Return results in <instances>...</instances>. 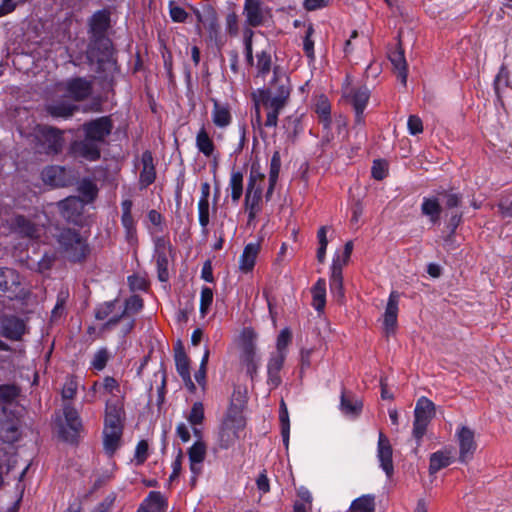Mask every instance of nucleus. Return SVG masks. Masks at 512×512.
Listing matches in <instances>:
<instances>
[{"mask_svg": "<svg viewBox=\"0 0 512 512\" xmlns=\"http://www.w3.org/2000/svg\"><path fill=\"white\" fill-rule=\"evenodd\" d=\"M231 189V199L234 203H238L243 194V174L240 171H233L229 180Z\"/></svg>", "mask_w": 512, "mask_h": 512, "instance_id": "nucleus-42", "label": "nucleus"}, {"mask_svg": "<svg viewBox=\"0 0 512 512\" xmlns=\"http://www.w3.org/2000/svg\"><path fill=\"white\" fill-rule=\"evenodd\" d=\"M213 301V291L209 287H203L200 296V313L205 316Z\"/></svg>", "mask_w": 512, "mask_h": 512, "instance_id": "nucleus-61", "label": "nucleus"}, {"mask_svg": "<svg viewBox=\"0 0 512 512\" xmlns=\"http://www.w3.org/2000/svg\"><path fill=\"white\" fill-rule=\"evenodd\" d=\"M121 224L125 231V239L130 246H136L138 243L136 222L134 218L121 219Z\"/></svg>", "mask_w": 512, "mask_h": 512, "instance_id": "nucleus-48", "label": "nucleus"}, {"mask_svg": "<svg viewBox=\"0 0 512 512\" xmlns=\"http://www.w3.org/2000/svg\"><path fill=\"white\" fill-rule=\"evenodd\" d=\"M389 60L397 71V77L405 86L407 82V62L404 56V51L400 45L389 53Z\"/></svg>", "mask_w": 512, "mask_h": 512, "instance_id": "nucleus-31", "label": "nucleus"}, {"mask_svg": "<svg viewBox=\"0 0 512 512\" xmlns=\"http://www.w3.org/2000/svg\"><path fill=\"white\" fill-rule=\"evenodd\" d=\"M213 102L212 109V121L215 126L219 128H225L229 126L232 122V115L230 111V106L227 103H220L216 99H211Z\"/></svg>", "mask_w": 512, "mask_h": 512, "instance_id": "nucleus-29", "label": "nucleus"}, {"mask_svg": "<svg viewBox=\"0 0 512 512\" xmlns=\"http://www.w3.org/2000/svg\"><path fill=\"white\" fill-rule=\"evenodd\" d=\"M109 26V14L105 10L97 11L90 20V29L94 34H102Z\"/></svg>", "mask_w": 512, "mask_h": 512, "instance_id": "nucleus-40", "label": "nucleus"}, {"mask_svg": "<svg viewBox=\"0 0 512 512\" xmlns=\"http://www.w3.org/2000/svg\"><path fill=\"white\" fill-rule=\"evenodd\" d=\"M455 437L459 446V461L468 463L472 460L476 450L475 431L466 425L458 426Z\"/></svg>", "mask_w": 512, "mask_h": 512, "instance_id": "nucleus-11", "label": "nucleus"}, {"mask_svg": "<svg viewBox=\"0 0 512 512\" xmlns=\"http://www.w3.org/2000/svg\"><path fill=\"white\" fill-rule=\"evenodd\" d=\"M399 297L398 292L392 291L388 298L383 319L384 331L387 335L393 334L397 327Z\"/></svg>", "mask_w": 512, "mask_h": 512, "instance_id": "nucleus-25", "label": "nucleus"}, {"mask_svg": "<svg viewBox=\"0 0 512 512\" xmlns=\"http://www.w3.org/2000/svg\"><path fill=\"white\" fill-rule=\"evenodd\" d=\"M198 220L204 235L208 234V225L210 223V204L209 202H198Z\"/></svg>", "mask_w": 512, "mask_h": 512, "instance_id": "nucleus-50", "label": "nucleus"}, {"mask_svg": "<svg viewBox=\"0 0 512 512\" xmlns=\"http://www.w3.org/2000/svg\"><path fill=\"white\" fill-rule=\"evenodd\" d=\"M288 102L273 98L269 96V92H258V100L255 101V109H256V121L259 125H261V113L260 107L261 104L266 110V120L264 122L265 127H276L278 123V115L284 109Z\"/></svg>", "mask_w": 512, "mask_h": 512, "instance_id": "nucleus-8", "label": "nucleus"}, {"mask_svg": "<svg viewBox=\"0 0 512 512\" xmlns=\"http://www.w3.org/2000/svg\"><path fill=\"white\" fill-rule=\"evenodd\" d=\"M126 317V309H122L120 305L116 312L112 314L107 321L101 326V331L112 330L121 320Z\"/></svg>", "mask_w": 512, "mask_h": 512, "instance_id": "nucleus-59", "label": "nucleus"}, {"mask_svg": "<svg viewBox=\"0 0 512 512\" xmlns=\"http://www.w3.org/2000/svg\"><path fill=\"white\" fill-rule=\"evenodd\" d=\"M64 422L59 426L61 438L67 442H74L82 427V422L77 410L68 404L63 406Z\"/></svg>", "mask_w": 512, "mask_h": 512, "instance_id": "nucleus-12", "label": "nucleus"}, {"mask_svg": "<svg viewBox=\"0 0 512 512\" xmlns=\"http://www.w3.org/2000/svg\"><path fill=\"white\" fill-rule=\"evenodd\" d=\"M67 95L76 102L88 99L93 91V82L85 77L67 79L64 83Z\"/></svg>", "mask_w": 512, "mask_h": 512, "instance_id": "nucleus-14", "label": "nucleus"}, {"mask_svg": "<svg viewBox=\"0 0 512 512\" xmlns=\"http://www.w3.org/2000/svg\"><path fill=\"white\" fill-rule=\"evenodd\" d=\"M19 420L11 415L6 408L0 411V440L14 443L19 439Z\"/></svg>", "mask_w": 512, "mask_h": 512, "instance_id": "nucleus-16", "label": "nucleus"}, {"mask_svg": "<svg viewBox=\"0 0 512 512\" xmlns=\"http://www.w3.org/2000/svg\"><path fill=\"white\" fill-rule=\"evenodd\" d=\"M175 365L176 370L181 378L186 377L190 374V360L186 355L184 348L180 341H178L175 347Z\"/></svg>", "mask_w": 512, "mask_h": 512, "instance_id": "nucleus-36", "label": "nucleus"}, {"mask_svg": "<svg viewBox=\"0 0 512 512\" xmlns=\"http://www.w3.org/2000/svg\"><path fill=\"white\" fill-rule=\"evenodd\" d=\"M292 339V334L288 328H284L280 331L277 341H276V350L272 352L273 355L282 354L285 358L287 356V347L290 344Z\"/></svg>", "mask_w": 512, "mask_h": 512, "instance_id": "nucleus-49", "label": "nucleus"}, {"mask_svg": "<svg viewBox=\"0 0 512 512\" xmlns=\"http://www.w3.org/2000/svg\"><path fill=\"white\" fill-rule=\"evenodd\" d=\"M435 416V405L428 398L420 397L414 409V422H413V437L420 444L421 439L426 433L427 426Z\"/></svg>", "mask_w": 512, "mask_h": 512, "instance_id": "nucleus-6", "label": "nucleus"}, {"mask_svg": "<svg viewBox=\"0 0 512 512\" xmlns=\"http://www.w3.org/2000/svg\"><path fill=\"white\" fill-rule=\"evenodd\" d=\"M69 152L74 158L94 162L100 159L101 145L84 136L83 139L74 140L70 144Z\"/></svg>", "mask_w": 512, "mask_h": 512, "instance_id": "nucleus-13", "label": "nucleus"}, {"mask_svg": "<svg viewBox=\"0 0 512 512\" xmlns=\"http://www.w3.org/2000/svg\"><path fill=\"white\" fill-rule=\"evenodd\" d=\"M153 258L156 262L157 276L159 281L169 280V265L174 258V251L171 242L161 236L154 239Z\"/></svg>", "mask_w": 512, "mask_h": 512, "instance_id": "nucleus-7", "label": "nucleus"}, {"mask_svg": "<svg viewBox=\"0 0 512 512\" xmlns=\"http://www.w3.org/2000/svg\"><path fill=\"white\" fill-rule=\"evenodd\" d=\"M120 306L118 300L106 301L99 304L95 308V318L97 320H107L114 312H116L117 308Z\"/></svg>", "mask_w": 512, "mask_h": 512, "instance_id": "nucleus-43", "label": "nucleus"}, {"mask_svg": "<svg viewBox=\"0 0 512 512\" xmlns=\"http://www.w3.org/2000/svg\"><path fill=\"white\" fill-rule=\"evenodd\" d=\"M79 191L84 197V204L92 202L97 195V187L91 181H83L79 187Z\"/></svg>", "mask_w": 512, "mask_h": 512, "instance_id": "nucleus-60", "label": "nucleus"}, {"mask_svg": "<svg viewBox=\"0 0 512 512\" xmlns=\"http://www.w3.org/2000/svg\"><path fill=\"white\" fill-rule=\"evenodd\" d=\"M59 251L72 262H81L90 253L86 240L72 228H59L55 234Z\"/></svg>", "mask_w": 512, "mask_h": 512, "instance_id": "nucleus-2", "label": "nucleus"}, {"mask_svg": "<svg viewBox=\"0 0 512 512\" xmlns=\"http://www.w3.org/2000/svg\"><path fill=\"white\" fill-rule=\"evenodd\" d=\"M285 359L282 354H270L267 363V384L270 385L271 388H277L281 384L280 371L283 368Z\"/></svg>", "mask_w": 512, "mask_h": 512, "instance_id": "nucleus-27", "label": "nucleus"}, {"mask_svg": "<svg viewBox=\"0 0 512 512\" xmlns=\"http://www.w3.org/2000/svg\"><path fill=\"white\" fill-rule=\"evenodd\" d=\"M64 168L60 166H49L42 172V178L45 183L52 186L64 185Z\"/></svg>", "mask_w": 512, "mask_h": 512, "instance_id": "nucleus-39", "label": "nucleus"}, {"mask_svg": "<svg viewBox=\"0 0 512 512\" xmlns=\"http://www.w3.org/2000/svg\"><path fill=\"white\" fill-rule=\"evenodd\" d=\"M244 14L249 26L258 27L263 24L265 15L260 0H245Z\"/></svg>", "mask_w": 512, "mask_h": 512, "instance_id": "nucleus-28", "label": "nucleus"}, {"mask_svg": "<svg viewBox=\"0 0 512 512\" xmlns=\"http://www.w3.org/2000/svg\"><path fill=\"white\" fill-rule=\"evenodd\" d=\"M209 359V349L206 348L201 359L199 369L196 371L194 377L196 382L202 387L203 390L206 388V370Z\"/></svg>", "mask_w": 512, "mask_h": 512, "instance_id": "nucleus-53", "label": "nucleus"}, {"mask_svg": "<svg viewBox=\"0 0 512 512\" xmlns=\"http://www.w3.org/2000/svg\"><path fill=\"white\" fill-rule=\"evenodd\" d=\"M340 408L344 414L356 416L360 413L362 404L359 401L352 402L351 400L346 398L344 393H342Z\"/></svg>", "mask_w": 512, "mask_h": 512, "instance_id": "nucleus-52", "label": "nucleus"}, {"mask_svg": "<svg viewBox=\"0 0 512 512\" xmlns=\"http://www.w3.org/2000/svg\"><path fill=\"white\" fill-rule=\"evenodd\" d=\"M105 416H125L124 404L121 397L114 395L106 401Z\"/></svg>", "mask_w": 512, "mask_h": 512, "instance_id": "nucleus-45", "label": "nucleus"}, {"mask_svg": "<svg viewBox=\"0 0 512 512\" xmlns=\"http://www.w3.org/2000/svg\"><path fill=\"white\" fill-rule=\"evenodd\" d=\"M81 130L84 136L102 145L113 130V122L109 116H102L86 121Z\"/></svg>", "mask_w": 512, "mask_h": 512, "instance_id": "nucleus-10", "label": "nucleus"}, {"mask_svg": "<svg viewBox=\"0 0 512 512\" xmlns=\"http://www.w3.org/2000/svg\"><path fill=\"white\" fill-rule=\"evenodd\" d=\"M142 509L149 512H165L167 509V501L158 491H151L145 500L141 503Z\"/></svg>", "mask_w": 512, "mask_h": 512, "instance_id": "nucleus-33", "label": "nucleus"}, {"mask_svg": "<svg viewBox=\"0 0 512 512\" xmlns=\"http://www.w3.org/2000/svg\"><path fill=\"white\" fill-rule=\"evenodd\" d=\"M84 206L83 199L77 196L67 197L58 203L62 217L75 224L80 222Z\"/></svg>", "mask_w": 512, "mask_h": 512, "instance_id": "nucleus-19", "label": "nucleus"}, {"mask_svg": "<svg viewBox=\"0 0 512 512\" xmlns=\"http://www.w3.org/2000/svg\"><path fill=\"white\" fill-rule=\"evenodd\" d=\"M44 111L54 119L66 120L78 111V106L65 98H57L46 102Z\"/></svg>", "mask_w": 512, "mask_h": 512, "instance_id": "nucleus-18", "label": "nucleus"}, {"mask_svg": "<svg viewBox=\"0 0 512 512\" xmlns=\"http://www.w3.org/2000/svg\"><path fill=\"white\" fill-rule=\"evenodd\" d=\"M279 420H280V424H281V435H282L283 443L286 447H288L289 435H290V422H289L288 409L283 400L281 401V405H280Z\"/></svg>", "mask_w": 512, "mask_h": 512, "instance_id": "nucleus-44", "label": "nucleus"}, {"mask_svg": "<svg viewBox=\"0 0 512 512\" xmlns=\"http://www.w3.org/2000/svg\"><path fill=\"white\" fill-rule=\"evenodd\" d=\"M187 453L190 471L192 473L191 482L194 485L198 476L203 471V462L207 455V445L202 440H196L188 449Z\"/></svg>", "mask_w": 512, "mask_h": 512, "instance_id": "nucleus-15", "label": "nucleus"}, {"mask_svg": "<svg viewBox=\"0 0 512 512\" xmlns=\"http://www.w3.org/2000/svg\"><path fill=\"white\" fill-rule=\"evenodd\" d=\"M169 14L172 21L183 23L188 17V13L180 6H177L174 1L169 2Z\"/></svg>", "mask_w": 512, "mask_h": 512, "instance_id": "nucleus-63", "label": "nucleus"}, {"mask_svg": "<svg viewBox=\"0 0 512 512\" xmlns=\"http://www.w3.org/2000/svg\"><path fill=\"white\" fill-rule=\"evenodd\" d=\"M205 419L204 406L202 402H195L187 416V421L191 426H199Z\"/></svg>", "mask_w": 512, "mask_h": 512, "instance_id": "nucleus-51", "label": "nucleus"}, {"mask_svg": "<svg viewBox=\"0 0 512 512\" xmlns=\"http://www.w3.org/2000/svg\"><path fill=\"white\" fill-rule=\"evenodd\" d=\"M19 389L15 385H0V402L9 403L17 398Z\"/></svg>", "mask_w": 512, "mask_h": 512, "instance_id": "nucleus-58", "label": "nucleus"}, {"mask_svg": "<svg viewBox=\"0 0 512 512\" xmlns=\"http://www.w3.org/2000/svg\"><path fill=\"white\" fill-rule=\"evenodd\" d=\"M109 359L110 354L108 350L106 348H101L94 354L91 361V367L97 371H102L106 367Z\"/></svg>", "mask_w": 512, "mask_h": 512, "instance_id": "nucleus-54", "label": "nucleus"}, {"mask_svg": "<svg viewBox=\"0 0 512 512\" xmlns=\"http://www.w3.org/2000/svg\"><path fill=\"white\" fill-rule=\"evenodd\" d=\"M125 416H105L103 429V445L109 455L119 448L123 434Z\"/></svg>", "mask_w": 512, "mask_h": 512, "instance_id": "nucleus-9", "label": "nucleus"}, {"mask_svg": "<svg viewBox=\"0 0 512 512\" xmlns=\"http://www.w3.org/2000/svg\"><path fill=\"white\" fill-rule=\"evenodd\" d=\"M197 18L207 29L210 40L214 41L218 47L223 46V41L220 36V25L218 23L216 12L209 8L203 15L197 13Z\"/></svg>", "mask_w": 512, "mask_h": 512, "instance_id": "nucleus-26", "label": "nucleus"}, {"mask_svg": "<svg viewBox=\"0 0 512 512\" xmlns=\"http://www.w3.org/2000/svg\"><path fill=\"white\" fill-rule=\"evenodd\" d=\"M258 92H269L270 97L288 102L291 93L289 77L285 73H279L278 69H274L270 86Z\"/></svg>", "mask_w": 512, "mask_h": 512, "instance_id": "nucleus-17", "label": "nucleus"}, {"mask_svg": "<svg viewBox=\"0 0 512 512\" xmlns=\"http://www.w3.org/2000/svg\"><path fill=\"white\" fill-rule=\"evenodd\" d=\"M264 175L255 169H251L245 193V208L248 211L249 220H252L260 212Z\"/></svg>", "mask_w": 512, "mask_h": 512, "instance_id": "nucleus-5", "label": "nucleus"}, {"mask_svg": "<svg viewBox=\"0 0 512 512\" xmlns=\"http://www.w3.org/2000/svg\"><path fill=\"white\" fill-rule=\"evenodd\" d=\"M11 228L22 237L37 239L41 235L40 225L23 215H15L11 219Z\"/></svg>", "mask_w": 512, "mask_h": 512, "instance_id": "nucleus-24", "label": "nucleus"}, {"mask_svg": "<svg viewBox=\"0 0 512 512\" xmlns=\"http://www.w3.org/2000/svg\"><path fill=\"white\" fill-rule=\"evenodd\" d=\"M20 285V276L12 268L0 267V291L8 292Z\"/></svg>", "mask_w": 512, "mask_h": 512, "instance_id": "nucleus-32", "label": "nucleus"}, {"mask_svg": "<svg viewBox=\"0 0 512 512\" xmlns=\"http://www.w3.org/2000/svg\"><path fill=\"white\" fill-rule=\"evenodd\" d=\"M442 207L437 197H424L421 204V212L428 216L432 223H437L440 219Z\"/></svg>", "mask_w": 512, "mask_h": 512, "instance_id": "nucleus-35", "label": "nucleus"}, {"mask_svg": "<svg viewBox=\"0 0 512 512\" xmlns=\"http://www.w3.org/2000/svg\"><path fill=\"white\" fill-rule=\"evenodd\" d=\"M69 298V291L66 288L60 289L57 294V301L52 310V317L57 318L63 314L65 304Z\"/></svg>", "mask_w": 512, "mask_h": 512, "instance_id": "nucleus-57", "label": "nucleus"}, {"mask_svg": "<svg viewBox=\"0 0 512 512\" xmlns=\"http://www.w3.org/2000/svg\"><path fill=\"white\" fill-rule=\"evenodd\" d=\"M377 458L380 463V467L385 472L387 477H391L394 472L392 446L388 438L382 432L379 433Z\"/></svg>", "mask_w": 512, "mask_h": 512, "instance_id": "nucleus-22", "label": "nucleus"}, {"mask_svg": "<svg viewBox=\"0 0 512 512\" xmlns=\"http://www.w3.org/2000/svg\"><path fill=\"white\" fill-rule=\"evenodd\" d=\"M245 418L239 407L231 405L222 421L218 434V443L220 448L228 449L237 439H239V433L245 427Z\"/></svg>", "mask_w": 512, "mask_h": 512, "instance_id": "nucleus-4", "label": "nucleus"}, {"mask_svg": "<svg viewBox=\"0 0 512 512\" xmlns=\"http://www.w3.org/2000/svg\"><path fill=\"white\" fill-rule=\"evenodd\" d=\"M370 97L367 87H360L352 91L351 101L354 109H365Z\"/></svg>", "mask_w": 512, "mask_h": 512, "instance_id": "nucleus-46", "label": "nucleus"}, {"mask_svg": "<svg viewBox=\"0 0 512 512\" xmlns=\"http://www.w3.org/2000/svg\"><path fill=\"white\" fill-rule=\"evenodd\" d=\"M240 359L246 368L247 374L250 376L251 380H254L258 374L259 358L257 356L256 345L251 339L244 341Z\"/></svg>", "mask_w": 512, "mask_h": 512, "instance_id": "nucleus-20", "label": "nucleus"}, {"mask_svg": "<svg viewBox=\"0 0 512 512\" xmlns=\"http://www.w3.org/2000/svg\"><path fill=\"white\" fill-rule=\"evenodd\" d=\"M256 68L262 76L267 75L271 69V55L266 51H261L256 55Z\"/></svg>", "mask_w": 512, "mask_h": 512, "instance_id": "nucleus-55", "label": "nucleus"}, {"mask_svg": "<svg viewBox=\"0 0 512 512\" xmlns=\"http://www.w3.org/2000/svg\"><path fill=\"white\" fill-rule=\"evenodd\" d=\"M498 207L503 217H512V193L504 194L498 204Z\"/></svg>", "mask_w": 512, "mask_h": 512, "instance_id": "nucleus-64", "label": "nucleus"}, {"mask_svg": "<svg viewBox=\"0 0 512 512\" xmlns=\"http://www.w3.org/2000/svg\"><path fill=\"white\" fill-rule=\"evenodd\" d=\"M35 149L40 154L56 156L62 153L64 131L49 125H37L33 133Z\"/></svg>", "mask_w": 512, "mask_h": 512, "instance_id": "nucleus-3", "label": "nucleus"}, {"mask_svg": "<svg viewBox=\"0 0 512 512\" xmlns=\"http://www.w3.org/2000/svg\"><path fill=\"white\" fill-rule=\"evenodd\" d=\"M311 293L313 297V307L317 311H322L326 304V281L322 278L318 279L311 288Z\"/></svg>", "mask_w": 512, "mask_h": 512, "instance_id": "nucleus-37", "label": "nucleus"}, {"mask_svg": "<svg viewBox=\"0 0 512 512\" xmlns=\"http://www.w3.org/2000/svg\"><path fill=\"white\" fill-rule=\"evenodd\" d=\"M316 112L318 113V115L321 119V122L323 123V126L325 128H328L331 123V119H330L331 107H330L329 102L326 99L319 100V102L316 105Z\"/></svg>", "mask_w": 512, "mask_h": 512, "instance_id": "nucleus-56", "label": "nucleus"}, {"mask_svg": "<svg viewBox=\"0 0 512 512\" xmlns=\"http://www.w3.org/2000/svg\"><path fill=\"white\" fill-rule=\"evenodd\" d=\"M259 251V243H248L244 247L243 253L239 259V269L242 272L249 273L253 270Z\"/></svg>", "mask_w": 512, "mask_h": 512, "instance_id": "nucleus-30", "label": "nucleus"}, {"mask_svg": "<svg viewBox=\"0 0 512 512\" xmlns=\"http://www.w3.org/2000/svg\"><path fill=\"white\" fill-rule=\"evenodd\" d=\"M452 452L449 450H441L431 454L430 456V464H429V472L430 474H434L449 466L453 461Z\"/></svg>", "mask_w": 512, "mask_h": 512, "instance_id": "nucleus-34", "label": "nucleus"}, {"mask_svg": "<svg viewBox=\"0 0 512 512\" xmlns=\"http://www.w3.org/2000/svg\"><path fill=\"white\" fill-rule=\"evenodd\" d=\"M87 59L91 65L96 64L95 72L105 82H111L116 72V61L113 59L110 40L99 39L87 52Z\"/></svg>", "mask_w": 512, "mask_h": 512, "instance_id": "nucleus-1", "label": "nucleus"}, {"mask_svg": "<svg viewBox=\"0 0 512 512\" xmlns=\"http://www.w3.org/2000/svg\"><path fill=\"white\" fill-rule=\"evenodd\" d=\"M253 36L254 32L251 28H246L243 32V44L246 64L249 67L254 65L253 57Z\"/></svg>", "mask_w": 512, "mask_h": 512, "instance_id": "nucleus-47", "label": "nucleus"}, {"mask_svg": "<svg viewBox=\"0 0 512 512\" xmlns=\"http://www.w3.org/2000/svg\"><path fill=\"white\" fill-rule=\"evenodd\" d=\"M349 512H375V496L364 494L352 501Z\"/></svg>", "mask_w": 512, "mask_h": 512, "instance_id": "nucleus-38", "label": "nucleus"}, {"mask_svg": "<svg viewBox=\"0 0 512 512\" xmlns=\"http://www.w3.org/2000/svg\"><path fill=\"white\" fill-rule=\"evenodd\" d=\"M196 147L206 157H210L214 152V143L204 127L196 135Z\"/></svg>", "mask_w": 512, "mask_h": 512, "instance_id": "nucleus-41", "label": "nucleus"}, {"mask_svg": "<svg viewBox=\"0 0 512 512\" xmlns=\"http://www.w3.org/2000/svg\"><path fill=\"white\" fill-rule=\"evenodd\" d=\"M438 195L442 198L447 208L458 207L461 203V195L458 193L443 190L438 192Z\"/></svg>", "mask_w": 512, "mask_h": 512, "instance_id": "nucleus-62", "label": "nucleus"}, {"mask_svg": "<svg viewBox=\"0 0 512 512\" xmlns=\"http://www.w3.org/2000/svg\"><path fill=\"white\" fill-rule=\"evenodd\" d=\"M1 335L12 341L21 340L25 334V323L16 316H5L1 319Z\"/></svg>", "mask_w": 512, "mask_h": 512, "instance_id": "nucleus-23", "label": "nucleus"}, {"mask_svg": "<svg viewBox=\"0 0 512 512\" xmlns=\"http://www.w3.org/2000/svg\"><path fill=\"white\" fill-rule=\"evenodd\" d=\"M141 171L139 174V189L143 190L154 183L156 179V168L151 151L146 150L140 158Z\"/></svg>", "mask_w": 512, "mask_h": 512, "instance_id": "nucleus-21", "label": "nucleus"}]
</instances>
